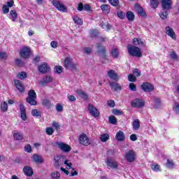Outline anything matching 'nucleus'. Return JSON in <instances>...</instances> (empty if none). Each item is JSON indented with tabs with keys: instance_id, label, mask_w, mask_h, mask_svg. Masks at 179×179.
Listing matches in <instances>:
<instances>
[{
	"instance_id": "f257e3e1",
	"label": "nucleus",
	"mask_w": 179,
	"mask_h": 179,
	"mask_svg": "<svg viewBox=\"0 0 179 179\" xmlns=\"http://www.w3.org/2000/svg\"><path fill=\"white\" fill-rule=\"evenodd\" d=\"M127 50L131 57H137L138 58H141V57H142V50L141 48L135 45H129L127 46Z\"/></svg>"
},
{
	"instance_id": "f03ea898",
	"label": "nucleus",
	"mask_w": 179,
	"mask_h": 179,
	"mask_svg": "<svg viewBox=\"0 0 179 179\" xmlns=\"http://www.w3.org/2000/svg\"><path fill=\"white\" fill-rule=\"evenodd\" d=\"M124 159L129 163H134L135 162V159H136V152L134 151V150H127L125 152Z\"/></svg>"
},
{
	"instance_id": "7ed1b4c3",
	"label": "nucleus",
	"mask_w": 179,
	"mask_h": 179,
	"mask_svg": "<svg viewBox=\"0 0 179 179\" xmlns=\"http://www.w3.org/2000/svg\"><path fill=\"white\" fill-rule=\"evenodd\" d=\"M36 99H37L36 92L33 90H29V92H28V96L27 97V103H29V104H31V106H36L37 104Z\"/></svg>"
},
{
	"instance_id": "20e7f679",
	"label": "nucleus",
	"mask_w": 179,
	"mask_h": 179,
	"mask_svg": "<svg viewBox=\"0 0 179 179\" xmlns=\"http://www.w3.org/2000/svg\"><path fill=\"white\" fill-rule=\"evenodd\" d=\"M79 142L80 145H83V146H89L90 145V139L86 135V134L83 133L80 136H79Z\"/></svg>"
},
{
	"instance_id": "39448f33",
	"label": "nucleus",
	"mask_w": 179,
	"mask_h": 179,
	"mask_svg": "<svg viewBox=\"0 0 179 179\" xmlns=\"http://www.w3.org/2000/svg\"><path fill=\"white\" fill-rule=\"evenodd\" d=\"M107 75L109 79H111L115 82H118V80H120V75H118V73H117V71L113 69L108 71Z\"/></svg>"
},
{
	"instance_id": "423d86ee",
	"label": "nucleus",
	"mask_w": 179,
	"mask_h": 179,
	"mask_svg": "<svg viewBox=\"0 0 179 179\" xmlns=\"http://www.w3.org/2000/svg\"><path fill=\"white\" fill-rule=\"evenodd\" d=\"M56 145L59 149H61L62 152H64V153H69L71 150V148L69 145L62 143V142H57L56 143Z\"/></svg>"
},
{
	"instance_id": "0eeeda50",
	"label": "nucleus",
	"mask_w": 179,
	"mask_h": 179,
	"mask_svg": "<svg viewBox=\"0 0 179 179\" xmlns=\"http://www.w3.org/2000/svg\"><path fill=\"white\" fill-rule=\"evenodd\" d=\"M131 106L134 108H142L145 107V101L141 99H136L131 101Z\"/></svg>"
},
{
	"instance_id": "6e6552de",
	"label": "nucleus",
	"mask_w": 179,
	"mask_h": 179,
	"mask_svg": "<svg viewBox=\"0 0 179 179\" xmlns=\"http://www.w3.org/2000/svg\"><path fill=\"white\" fill-rule=\"evenodd\" d=\"M31 50L27 46H23L20 52V56L22 58L27 59L30 57Z\"/></svg>"
},
{
	"instance_id": "1a4fd4ad",
	"label": "nucleus",
	"mask_w": 179,
	"mask_h": 179,
	"mask_svg": "<svg viewBox=\"0 0 179 179\" xmlns=\"http://www.w3.org/2000/svg\"><path fill=\"white\" fill-rule=\"evenodd\" d=\"M52 3L53 6H55V8L57 9V10H60V12H66L67 10L66 7H65V6H64V4H62L59 1L53 0L52 1Z\"/></svg>"
},
{
	"instance_id": "9d476101",
	"label": "nucleus",
	"mask_w": 179,
	"mask_h": 179,
	"mask_svg": "<svg viewBox=\"0 0 179 179\" xmlns=\"http://www.w3.org/2000/svg\"><path fill=\"white\" fill-rule=\"evenodd\" d=\"M88 110L90 112V114L92 117H99V115H100V112L99 111V110L96 108V107H94V106L92 104L88 105Z\"/></svg>"
},
{
	"instance_id": "9b49d317",
	"label": "nucleus",
	"mask_w": 179,
	"mask_h": 179,
	"mask_svg": "<svg viewBox=\"0 0 179 179\" xmlns=\"http://www.w3.org/2000/svg\"><path fill=\"white\" fill-rule=\"evenodd\" d=\"M165 33L169 37H171L172 40H176L177 35H176V32H174V29L171 28L170 26H167L165 28Z\"/></svg>"
},
{
	"instance_id": "f8f14e48",
	"label": "nucleus",
	"mask_w": 179,
	"mask_h": 179,
	"mask_svg": "<svg viewBox=\"0 0 179 179\" xmlns=\"http://www.w3.org/2000/svg\"><path fill=\"white\" fill-rule=\"evenodd\" d=\"M141 88L144 92H153L155 90V87H153V85H152L150 83H143L141 85Z\"/></svg>"
},
{
	"instance_id": "ddd939ff",
	"label": "nucleus",
	"mask_w": 179,
	"mask_h": 179,
	"mask_svg": "<svg viewBox=\"0 0 179 179\" xmlns=\"http://www.w3.org/2000/svg\"><path fill=\"white\" fill-rule=\"evenodd\" d=\"M162 9L169 10L173 6V1L171 0H162Z\"/></svg>"
},
{
	"instance_id": "4468645a",
	"label": "nucleus",
	"mask_w": 179,
	"mask_h": 179,
	"mask_svg": "<svg viewBox=\"0 0 179 179\" xmlns=\"http://www.w3.org/2000/svg\"><path fill=\"white\" fill-rule=\"evenodd\" d=\"M134 8L137 13H138V15L141 16V17H146V13L141 6H139L138 4H135Z\"/></svg>"
},
{
	"instance_id": "2eb2a0df",
	"label": "nucleus",
	"mask_w": 179,
	"mask_h": 179,
	"mask_svg": "<svg viewBox=\"0 0 179 179\" xmlns=\"http://www.w3.org/2000/svg\"><path fill=\"white\" fill-rule=\"evenodd\" d=\"M106 165L110 169H117L118 168V164H117V162H115V160L113 159H108L106 161Z\"/></svg>"
},
{
	"instance_id": "dca6fc26",
	"label": "nucleus",
	"mask_w": 179,
	"mask_h": 179,
	"mask_svg": "<svg viewBox=\"0 0 179 179\" xmlns=\"http://www.w3.org/2000/svg\"><path fill=\"white\" fill-rule=\"evenodd\" d=\"M109 85H110L112 90H113V92H118V91L122 90V87H121V85H120L117 83L109 82Z\"/></svg>"
},
{
	"instance_id": "f3484780",
	"label": "nucleus",
	"mask_w": 179,
	"mask_h": 179,
	"mask_svg": "<svg viewBox=\"0 0 179 179\" xmlns=\"http://www.w3.org/2000/svg\"><path fill=\"white\" fill-rule=\"evenodd\" d=\"M20 111L22 120H23V121H26V120H27V115H26V108L23 103L20 104Z\"/></svg>"
},
{
	"instance_id": "a211bd4d",
	"label": "nucleus",
	"mask_w": 179,
	"mask_h": 179,
	"mask_svg": "<svg viewBox=\"0 0 179 179\" xmlns=\"http://www.w3.org/2000/svg\"><path fill=\"white\" fill-rule=\"evenodd\" d=\"M14 83L16 89H17L20 93H23V92H24V86H23L22 82L19 81L18 80H15Z\"/></svg>"
},
{
	"instance_id": "6ab92c4d",
	"label": "nucleus",
	"mask_w": 179,
	"mask_h": 179,
	"mask_svg": "<svg viewBox=\"0 0 179 179\" xmlns=\"http://www.w3.org/2000/svg\"><path fill=\"white\" fill-rule=\"evenodd\" d=\"M115 138L118 142H124L125 141V134L122 131H119L117 132Z\"/></svg>"
},
{
	"instance_id": "aec40b11",
	"label": "nucleus",
	"mask_w": 179,
	"mask_h": 179,
	"mask_svg": "<svg viewBox=\"0 0 179 179\" xmlns=\"http://www.w3.org/2000/svg\"><path fill=\"white\" fill-rule=\"evenodd\" d=\"M76 93L78 96L83 100H89V95L82 90H77Z\"/></svg>"
},
{
	"instance_id": "412c9836",
	"label": "nucleus",
	"mask_w": 179,
	"mask_h": 179,
	"mask_svg": "<svg viewBox=\"0 0 179 179\" xmlns=\"http://www.w3.org/2000/svg\"><path fill=\"white\" fill-rule=\"evenodd\" d=\"M96 48L98 50V54H100L101 55H102V57H103V58H106V48L101 46V44L98 43Z\"/></svg>"
},
{
	"instance_id": "4be33fe9",
	"label": "nucleus",
	"mask_w": 179,
	"mask_h": 179,
	"mask_svg": "<svg viewBox=\"0 0 179 179\" xmlns=\"http://www.w3.org/2000/svg\"><path fill=\"white\" fill-rule=\"evenodd\" d=\"M48 69H50V67H48L47 63H43L38 66V71L41 73H45L48 71Z\"/></svg>"
},
{
	"instance_id": "5701e85b",
	"label": "nucleus",
	"mask_w": 179,
	"mask_h": 179,
	"mask_svg": "<svg viewBox=\"0 0 179 179\" xmlns=\"http://www.w3.org/2000/svg\"><path fill=\"white\" fill-rule=\"evenodd\" d=\"M101 9L103 13H106V15H108V13H110L111 7L108 4H102L101 6Z\"/></svg>"
},
{
	"instance_id": "b1692460",
	"label": "nucleus",
	"mask_w": 179,
	"mask_h": 179,
	"mask_svg": "<svg viewBox=\"0 0 179 179\" xmlns=\"http://www.w3.org/2000/svg\"><path fill=\"white\" fill-rule=\"evenodd\" d=\"M132 127L134 131H138V129L141 128V121L139 120V119H136L133 121Z\"/></svg>"
},
{
	"instance_id": "393cba45",
	"label": "nucleus",
	"mask_w": 179,
	"mask_h": 179,
	"mask_svg": "<svg viewBox=\"0 0 179 179\" xmlns=\"http://www.w3.org/2000/svg\"><path fill=\"white\" fill-rule=\"evenodd\" d=\"M23 170L25 176H27L28 177H31V176H33V169H31V167L25 166Z\"/></svg>"
},
{
	"instance_id": "a878e982",
	"label": "nucleus",
	"mask_w": 179,
	"mask_h": 179,
	"mask_svg": "<svg viewBox=\"0 0 179 179\" xmlns=\"http://www.w3.org/2000/svg\"><path fill=\"white\" fill-rule=\"evenodd\" d=\"M72 62H73L72 61V59L69 58V57H66L64 59V66L66 69H69L71 68V65L72 64Z\"/></svg>"
},
{
	"instance_id": "bb28decb",
	"label": "nucleus",
	"mask_w": 179,
	"mask_h": 179,
	"mask_svg": "<svg viewBox=\"0 0 179 179\" xmlns=\"http://www.w3.org/2000/svg\"><path fill=\"white\" fill-rule=\"evenodd\" d=\"M10 19L12 22H16V20L17 19V13H16L15 10H12L10 11Z\"/></svg>"
},
{
	"instance_id": "cd10ccee",
	"label": "nucleus",
	"mask_w": 179,
	"mask_h": 179,
	"mask_svg": "<svg viewBox=\"0 0 179 179\" xmlns=\"http://www.w3.org/2000/svg\"><path fill=\"white\" fill-rule=\"evenodd\" d=\"M50 82H52V78L50 77V76H47L43 78L41 83L44 86V85H47V83H50Z\"/></svg>"
},
{
	"instance_id": "c85d7f7f",
	"label": "nucleus",
	"mask_w": 179,
	"mask_h": 179,
	"mask_svg": "<svg viewBox=\"0 0 179 179\" xmlns=\"http://www.w3.org/2000/svg\"><path fill=\"white\" fill-rule=\"evenodd\" d=\"M110 139V135L108 134H103L100 136V141L101 142H107Z\"/></svg>"
},
{
	"instance_id": "c756f323",
	"label": "nucleus",
	"mask_w": 179,
	"mask_h": 179,
	"mask_svg": "<svg viewBox=\"0 0 179 179\" xmlns=\"http://www.w3.org/2000/svg\"><path fill=\"white\" fill-rule=\"evenodd\" d=\"M32 159L35 163H41L43 162V158L40 155H34Z\"/></svg>"
},
{
	"instance_id": "7c9ffc66",
	"label": "nucleus",
	"mask_w": 179,
	"mask_h": 179,
	"mask_svg": "<svg viewBox=\"0 0 179 179\" xmlns=\"http://www.w3.org/2000/svg\"><path fill=\"white\" fill-rule=\"evenodd\" d=\"M13 136L16 141H22L23 139V134L20 132L14 133Z\"/></svg>"
},
{
	"instance_id": "2f4dec72",
	"label": "nucleus",
	"mask_w": 179,
	"mask_h": 179,
	"mask_svg": "<svg viewBox=\"0 0 179 179\" xmlns=\"http://www.w3.org/2000/svg\"><path fill=\"white\" fill-rule=\"evenodd\" d=\"M73 20L76 24H83V20L79 18V17L76 15L73 17Z\"/></svg>"
},
{
	"instance_id": "473e14b6",
	"label": "nucleus",
	"mask_w": 179,
	"mask_h": 179,
	"mask_svg": "<svg viewBox=\"0 0 179 179\" xmlns=\"http://www.w3.org/2000/svg\"><path fill=\"white\" fill-rule=\"evenodd\" d=\"M127 17L129 22H133L134 19H135V15L131 11H128L127 13Z\"/></svg>"
},
{
	"instance_id": "72a5a7b5",
	"label": "nucleus",
	"mask_w": 179,
	"mask_h": 179,
	"mask_svg": "<svg viewBox=\"0 0 179 179\" xmlns=\"http://www.w3.org/2000/svg\"><path fill=\"white\" fill-rule=\"evenodd\" d=\"M54 160H55V166L57 167V166H61L62 164V162H61V157L59 156H55L54 157Z\"/></svg>"
},
{
	"instance_id": "f704fd0d",
	"label": "nucleus",
	"mask_w": 179,
	"mask_h": 179,
	"mask_svg": "<svg viewBox=\"0 0 179 179\" xmlns=\"http://www.w3.org/2000/svg\"><path fill=\"white\" fill-rule=\"evenodd\" d=\"M42 106H43V107H46V108H50V107H51V102L48 99H43Z\"/></svg>"
},
{
	"instance_id": "c9c22d12",
	"label": "nucleus",
	"mask_w": 179,
	"mask_h": 179,
	"mask_svg": "<svg viewBox=\"0 0 179 179\" xmlns=\"http://www.w3.org/2000/svg\"><path fill=\"white\" fill-rule=\"evenodd\" d=\"M17 76V78H19V79L23 80L24 79H26V78H27V73H26V72L22 71L19 73Z\"/></svg>"
},
{
	"instance_id": "e433bc0d",
	"label": "nucleus",
	"mask_w": 179,
	"mask_h": 179,
	"mask_svg": "<svg viewBox=\"0 0 179 179\" xmlns=\"http://www.w3.org/2000/svg\"><path fill=\"white\" fill-rule=\"evenodd\" d=\"M150 5L154 9L159 6V0H150Z\"/></svg>"
},
{
	"instance_id": "4c0bfd02",
	"label": "nucleus",
	"mask_w": 179,
	"mask_h": 179,
	"mask_svg": "<svg viewBox=\"0 0 179 179\" xmlns=\"http://www.w3.org/2000/svg\"><path fill=\"white\" fill-rule=\"evenodd\" d=\"M133 43L134 45H143V42L141 39H138L136 38L133 39Z\"/></svg>"
},
{
	"instance_id": "58836bf2",
	"label": "nucleus",
	"mask_w": 179,
	"mask_h": 179,
	"mask_svg": "<svg viewBox=\"0 0 179 179\" xmlns=\"http://www.w3.org/2000/svg\"><path fill=\"white\" fill-rule=\"evenodd\" d=\"M31 115L34 117H41V113L37 109H33L31 111Z\"/></svg>"
},
{
	"instance_id": "ea45409f",
	"label": "nucleus",
	"mask_w": 179,
	"mask_h": 179,
	"mask_svg": "<svg viewBox=\"0 0 179 179\" xmlns=\"http://www.w3.org/2000/svg\"><path fill=\"white\" fill-rule=\"evenodd\" d=\"M166 166L168 169H173L174 167V162H173V160L168 159Z\"/></svg>"
},
{
	"instance_id": "a19ab883",
	"label": "nucleus",
	"mask_w": 179,
	"mask_h": 179,
	"mask_svg": "<svg viewBox=\"0 0 179 179\" xmlns=\"http://www.w3.org/2000/svg\"><path fill=\"white\" fill-rule=\"evenodd\" d=\"M154 103L155 108H159L160 107V99L159 98H154Z\"/></svg>"
},
{
	"instance_id": "79ce46f5",
	"label": "nucleus",
	"mask_w": 179,
	"mask_h": 179,
	"mask_svg": "<svg viewBox=\"0 0 179 179\" xmlns=\"http://www.w3.org/2000/svg\"><path fill=\"white\" fill-rule=\"evenodd\" d=\"M52 179H59L61 178V174L59 172H53L52 174Z\"/></svg>"
},
{
	"instance_id": "37998d69",
	"label": "nucleus",
	"mask_w": 179,
	"mask_h": 179,
	"mask_svg": "<svg viewBox=\"0 0 179 179\" xmlns=\"http://www.w3.org/2000/svg\"><path fill=\"white\" fill-rule=\"evenodd\" d=\"M1 111H8V103L3 102L1 104Z\"/></svg>"
},
{
	"instance_id": "c03bdc74",
	"label": "nucleus",
	"mask_w": 179,
	"mask_h": 179,
	"mask_svg": "<svg viewBox=\"0 0 179 179\" xmlns=\"http://www.w3.org/2000/svg\"><path fill=\"white\" fill-rule=\"evenodd\" d=\"M108 2L112 6H118L120 3V1L118 0H108Z\"/></svg>"
},
{
	"instance_id": "a18cd8bd",
	"label": "nucleus",
	"mask_w": 179,
	"mask_h": 179,
	"mask_svg": "<svg viewBox=\"0 0 179 179\" xmlns=\"http://www.w3.org/2000/svg\"><path fill=\"white\" fill-rule=\"evenodd\" d=\"M109 122L110 124H113L115 125V124H117V118H115V116H110L109 117Z\"/></svg>"
},
{
	"instance_id": "49530a36",
	"label": "nucleus",
	"mask_w": 179,
	"mask_h": 179,
	"mask_svg": "<svg viewBox=\"0 0 179 179\" xmlns=\"http://www.w3.org/2000/svg\"><path fill=\"white\" fill-rule=\"evenodd\" d=\"M111 55L113 57V58H117L118 57V49L113 48L112 50Z\"/></svg>"
},
{
	"instance_id": "de8ad7c7",
	"label": "nucleus",
	"mask_w": 179,
	"mask_h": 179,
	"mask_svg": "<svg viewBox=\"0 0 179 179\" xmlns=\"http://www.w3.org/2000/svg\"><path fill=\"white\" fill-rule=\"evenodd\" d=\"M159 16L161 19H167V12L166 10L161 11V13H159Z\"/></svg>"
},
{
	"instance_id": "09e8293b",
	"label": "nucleus",
	"mask_w": 179,
	"mask_h": 179,
	"mask_svg": "<svg viewBox=\"0 0 179 179\" xmlns=\"http://www.w3.org/2000/svg\"><path fill=\"white\" fill-rule=\"evenodd\" d=\"M152 170L154 171H160V166L156 164H154L151 166Z\"/></svg>"
},
{
	"instance_id": "8fccbe9b",
	"label": "nucleus",
	"mask_w": 179,
	"mask_h": 179,
	"mask_svg": "<svg viewBox=\"0 0 179 179\" xmlns=\"http://www.w3.org/2000/svg\"><path fill=\"white\" fill-rule=\"evenodd\" d=\"M128 80L129 82H136V77L134 76L133 74H129L128 76Z\"/></svg>"
},
{
	"instance_id": "3c124183",
	"label": "nucleus",
	"mask_w": 179,
	"mask_h": 179,
	"mask_svg": "<svg viewBox=\"0 0 179 179\" xmlns=\"http://www.w3.org/2000/svg\"><path fill=\"white\" fill-rule=\"evenodd\" d=\"M117 15L120 19H125V13H123L122 11L118 10Z\"/></svg>"
},
{
	"instance_id": "603ef678",
	"label": "nucleus",
	"mask_w": 179,
	"mask_h": 179,
	"mask_svg": "<svg viewBox=\"0 0 179 179\" xmlns=\"http://www.w3.org/2000/svg\"><path fill=\"white\" fill-rule=\"evenodd\" d=\"M24 150L25 152H27V153H31L32 152L31 145H30V144L25 145Z\"/></svg>"
},
{
	"instance_id": "864d4df0",
	"label": "nucleus",
	"mask_w": 179,
	"mask_h": 179,
	"mask_svg": "<svg viewBox=\"0 0 179 179\" xmlns=\"http://www.w3.org/2000/svg\"><path fill=\"white\" fill-rule=\"evenodd\" d=\"M8 58V54L6 52H0V59H6Z\"/></svg>"
},
{
	"instance_id": "5fc2aeb1",
	"label": "nucleus",
	"mask_w": 179,
	"mask_h": 179,
	"mask_svg": "<svg viewBox=\"0 0 179 179\" xmlns=\"http://www.w3.org/2000/svg\"><path fill=\"white\" fill-rule=\"evenodd\" d=\"M129 87L131 92H136V85L134 83H130Z\"/></svg>"
},
{
	"instance_id": "6e6d98bb",
	"label": "nucleus",
	"mask_w": 179,
	"mask_h": 179,
	"mask_svg": "<svg viewBox=\"0 0 179 179\" xmlns=\"http://www.w3.org/2000/svg\"><path fill=\"white\" fill-rule=\"evenodd\" d=\"M173 110L178 115H179V103H175Z\"/></svg>"
},
{
	"instance_id": "4d7b16f0",
	"label": "nucleus",
	"mask_w": 179,
	"mask_h": 179,
	"mask_svg": "<svg viewBox=\"0 0 179 179\" xmlns=\"http://www.w3.org/2000/svg\"><path fill=\"white\" fill-rule=\"evenodd\" d=\"M46 134L48 135H52L54 134V129L52 127H47L46 128Z\"/></svg>"
},
{
	"instance_id": "13d9d810",
	"label": "nucleus",
	"mask_w": 179,
	"mask_h": 179,
	"mask_svg": "<svg viewBox=\"0 0 179 179\" xmlns=\"http://www.w3.org/2000/svg\"><path fill=\"white\" fill-rule=\"evenodd\" d=\"M91 37H96L97 34H99V32L96 29H92L90 31Z\"/></svg>"
},
{
	"instance_id": "bf43d9fd",
	"label": "nucleus",
	"mask_w": 179,
	"mask_h": 179,
	"mask_svg": "<svg viewBox=\"0 0 179 179\" xmlns=\"http://www.w3.org/2000/svg\"><path fill=\"white\" fill-rule=\"evenodd\" d=\"M113 113L115 115H122V110H120L118 109H114L113 110Z\"/></svg>"
},
{
	"instance_id": "052dcab7",
	"label": "nucleus",
	"mask_w": 179,
	"mask_h": 179,
	"mask_svg": "<svg viewBox=\"0 0 179 179\" xmlns=\"http://www.w3.org/2000/svg\"><path fill=\"white\" fill-rule=\"evenodd\" d=\"M3 13H9V7L7 5H4L2 8Z\"/></svg>"
},
{
	"instance_id": "680f3d73",
	"label": "nucleus",
	"mask_w": 179,
	"mask_h": 179,
	"mask_svg": "<svg viewBox=\"0 0 179 179\" xmlns=\"http://www.w3.org/2000/svg\"><path fill=\"white\" fill-rule=\"evenodd\" d=\"M55 72H56V73H61L62 72V66H55Z\"/></svg>"
},
{
	"instance_id": "e2e57ef3",
	"label": "nucleus",
	"mask_w": 179,
	"mask_h": 179,
	"mask_svg": "<svg viewBox=\"0 0 179 179\" xmlns=\"http://www.w3.org/2000/svg\"><path fill=\"white\" fill-rule=\"evenodd\" d=\"M78 66V64H75L73 62L71 63V65H70V68L69 69H71L72 71H76V68Z\"/></svg>"
},
{
	"instance_id": "0e129e2a",
	"label": "nucleus",
	"mask_w": 179,
	"mask_h": 179,
	"mask_svg": "<svg viewBox=\"0 0 179 179\" xmlns=\"http://www.w3.org/2000/svg\"><path fill=\"white\" fill-rule=\"evenodd\" d=\"M84 54H91L92 53V48H85L83 49Z\"/></svg>"
},
{
	"instance_id": "69168bd1",
	"label": "nucleus",
	"mask_w": 179,
	"mask_h": 179,
	"mask_svg": "<svg viewBox=\"0 0 179 179\" xmlns=\"http://www.w3.org/2000/svg\"><path fill=\"white\" fill-rule=\"evenodd\" d=\"M107 104L108 106V107H115V102H114V101L110 100V101H108Z\"/></svg>"
},
{
	"instance_id": "338daca9",
	"label": "nucleus",
	"mask_w": 179,
	"mask_h": 179,
	"mask_svg": "<svg viewBox=\"0 0 179 179\" xmlns=\"http://www.w3.org/2000/svg\"><path fill=\"white\" fill-rule=\"evenodd\" d=\"M133 73L134 75H135V76H136L137 78L141 76V71L138 69H134Z\"/></svg>"
},
{
	"instance_id": "774afa93",
	"label": "nucleus",
	"mask_w": 179,
	"mask_h": 179,
	"mask_svg": "<svg viewBox=\"0 0 179 179\" xmlns=\"http://www.w3.org/2000/svg\"><path fill=\"white\" fill-rule=\"evenodd\" d=\"M56 110L59 113H61V112L64 111V108L62 107V106L61 104H58L56 106Z\"/></svg>"
}]
</instances>
